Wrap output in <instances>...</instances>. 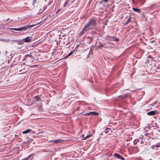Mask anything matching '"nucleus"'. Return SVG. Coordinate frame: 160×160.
<instances>
[{
  "label": "nucleus",
  "instance_id": "473e14b6",
  "mask_svg": "<svg viewBox=\"0 0 160 160\" xmlns=\"http://www.w3.org/2000/svg\"><path fill=\"white\" fill-rule=\"evenodd\" d=\"M160 145H156V147H160Z\"/></svg>",
  "mask_w": 160,
  "mask_h": 160
},
{
  "label": "nucleus",
  "instance_id": "f03ea898",
  "mask_svg": "<svg viewBox=\"0 0 160 160\" xmlns=\"http://www.w3.org/2000/svg\"><path fill=\"white\" fill-rule=\"evenodd\" d=\"M91 27L94 26L96 24V21L94 19H91L87 23Z\"/></svg>",
  "mask_w": 160,
  "mask_h": 160
},
{
  "label": "nucleus",
  "instance_id": "2eb2a0df",
  "mask_svg": "<svg viewBox=\"0 0 160 160\" xmlns=\"http://www.w3.org/2000/svg\"><path fill=\"white\" fill-rule=\"evenodd\" d=\"M104 156L106 158V159H105L104 160H112L111 159H109V158H110V155L108 154L105 153L104 154Z\"/></svg>",
  "mask_w": 160,
  "mask_h": 160
},
{
  "label": "nucleus",
  "instance_id": "f3484780",
  "mask_svg": "<svg viewBox=\"0 0 160 160\" xmlns=\"http://www.w3.org/2000/svg\"><path fill=\"white\" fill-rule=\"evenodd\" d=\"M75 51V49L73 50L72 51L68 54V56H67L66 57V58H67V57L71 56V55H72Z\"/></svg>",
  "mask_w": 160,
  "mask_h": 160
},
{
  "label": "nucleus",
  "instance_id": "423d86ee",
  "mask_svg": "<svg viewBox=\"0 0 160 160\" xmlns=\"http://www.w3.org/2000/svg\"><path fill=\"white\" fill-rule=\"evenodd\" d=\"M33 99L34 100L33 101V103H35V101L39 102L40 101V98L38 96L34 97Z\"/></svg>",
  "mask_w": 160,
  "mask_h": 160
},
{
  "label": "nucleus",
  "instance_id": "f704fd0d",
  "mask_svg": "<svg viewBox=\"0 0 160 160\" xmlns=\"http://www.w3.org/2000/svg\"><path fill=\"white\" fill-rule=\"evenodd\" d=\"M141 143L142 144H143V142L142 141H141Z\"/></svg>",
  "mask_w": 160,
  "mask_h": 160
},
{
  "label": "nucleus",
  "instance_id": "1a4fd4ad",
  "mask_svg": "<svg viewBox=\"0 0 160 160\" xmlns=\"http://www.w3.org/2000/svg\"><path fill=\"white\" fill-rule=\"evenodd\" d=\"M88 115H97L98 114V112H89L88 113Z\"/></svg>",
  "mask_w": 160,
  "mask_h": 160
},
{
  "label": "nucleus",
  "instance_id": "4468645a",
  "mask_svg": "<svg viewBox=\"0 0 160 160\" xmlns=\"http://www.w3.org/2000/svg\"><path fill=\"white\" fill-rule=\"evenodd\" d=\"M114 156L120 159H121L122 157V156H121L119 154L117 153H115L114 154Z\"/></svg>",
  "mask_w": 160,
  "mask_h": 160
},
{
  "label": "nucleus",
  "instance_id": "a211bd4d",
  "mask_svg": "<svg viewBox=\"0 0 160 160\" xmlns=\"http://www.w3.org/2000/svg\"><path fill=\"white\" fill-rule=\"evenodd\" d=\"M10 29L17 31H20V28H10Z\"/></svg>",
  "mask_w": 160,
  "mask_h": 160
},
{
  "label": "nucleus",
  "instance_id": "dca6fc26",
  "mask_svg": "<svg viewBox=\"0 0 160 160\" xmlns=\"http://www.w3.org/2000/svg\"><path fill=\"white\" fill-rule=\"evenodd\" d=\"M92 136V134H88V135H87L85 137H83V140H85L86 139H87L89 138H90V137H91Z\"/></svg>",
  "mask_w": 160,
  "mask_h": 160
},
{
  "label": "nucleus",
  "instance_id": "6ab92c4d",
  "mask_svg": "<svg viewBox=\"0 0 160 160\" xmlns=\"http://www.w3.org/2000/svg\"><path fill=\"white\" fill-rule=\"evenodd\" d=\"M105 46V44L103 43L102 44L99 45L98 46V48H101Z\"/></svg>",
  "mask_w": 160,
  "mask_h": 160
},
{
  "label": "nucleus",
  "instance_id": "6e6552de",
  "mask_svg": "<svg viewBox=\"0 0 160 160\" xmlns=\"http://www.w3.org/2000/svg\"><path fill=\"white\" fill-rule=\"evenodd\" d=\"M16 42L18 45H21L23 44L24 43L23 39L16 40Z\"/></svg>",
  "mask_w": 160,
  "mask_h": 160
},
{
  "label": "nucleus",
  "instance_id": "39448f33",
  "mask_svg": "<svg viewBox=\"0 0 160 160\" xmlns=\"http://www.w3.org/2000/svg\"><path fill=\"white\" fill-rule=\"evenodd\" d=\"M157 112V111L156 110H153L148 112L147 114L148 115L152 116L155 115Z\"/></svg>",
  "mask_w": 160,
  "mask_h": 160
},
{
  "label": "nucleus",
  "instance_id": "aec40b11",
  "mask_svg": "<svg viewBox=\"0 0 160 160\" xmlns=\"http://www.w3.org/2000/svg\"><path fill=\"white\" fill-rule=\"evenodd\" d=\"M109 129L108 128H107L105 131L103 132V133L105 132L106 134L108 133V130Z\"/></svg>",
  "mask_w": 160,
  "mask_h": 160
},
{
  "label": "nucleus",
  "instance_id": "9b49d317",
  "mask_svg": "<svg viewBox=\"0 0 160 160\" xmlns=\"http://www.w3.org/2000/svg\"><path fill=\"white\" fill-rule=\"evenodd\" d=\"M62 141V140L61 139H58L55 140H52L50 142H53L54 143L56 144L59 142H61Z\"/></svg>",
  "mask_w": 160,
  "mask_h": 160
},
{
  "label": "nucleus",
  "instance_id": "cd10ccee",
  "mask_svg": "<svg viewBox=\"0 0 160 160\" xmlns=\"http://www.w3.org/2000/svg\"><path fill=\"white\" fill-rule=\"evenodd\" d=\"M121 160H125V159L123 157H122L121 158Z\"/></svg>",
  "mask_w": 160,
  "mask_h": 160
},
{
  "label": "nucleus",
  "instance_id": "393cba45",
  "mask_svg": "<svg viewBox=\"0 0 160 160\" xmlns=\"http://www.w3.org/2000/svg\"><path fill=\"white\" fill-rule=\"evenodd\" d=\"M86 32L85 31H83V29L80 32V34H82V33L85 32Z\"/></svg>",
  "mask_w": 160,
  "mask_h": 160
},
{
  "label": "nucleus",
  "instance_id": "2f4dec72",
  "mask_svg": "<svg viewBox=\"0 0 160 160\" xmlns=\"http://www.w3.org/2000/svg\"><path fill=\"white\" fill-rule=\"evenodd\" d=\"M84 115H88V113H86L84 114Z\"/></svg>",
  "mask_w": 160,
  "mask_h": 160
},
{
  "label": "nucleus",
  "instance_id": "72a5a7b5",
  "mask_svg": "<svg viewBox=\"0 0 160 160\" xmlns=\"http://www.w3.org/2000/svg\"><path fill=\"white\" fill-rule=\"evenodd\" d=\"M149 61V59H148V60H147V62H148Z\"/></svg>",
  "mask_w": 160,
  "mask_h": 160
},
{
  "label": "nucleus",
  "instance_id": "bb28decb",
  "mask_svg": "<svg viewBox=\"0 0 160 160\" xmlns=\"http://www.w3.org/2000/svg\"><path fill=\"white\" fill-rule=\"evenodd\" d=\"M103 1L105 2H108V0H103Z\"/></svg>",
  "mask_w": 160,
  "mask_h": 160
},
{
  "label": "nucleus",
  "instance_id": "c756f323",
  "mask_svg": "<svg viewBox=\"0 0 160 160\" xmlns=\"http://www.w3.org/2000/svg\"><path fill=\"white\" fill-rule=\"evenodd\" d=\"M10 41L11 42H16V40H11Z\"/></svg>",
  "mask_w": 160,
  "mask_h": 160
},
{
  "label": "nucleus",
  "instance_id": "c85d7f7f",
  "mask_svg": "<svg viewBox=\"0 0 160 160\" xmlns=\"http://www.w3.org/2000/svg\"><path fill=\"white\" fill-rule=\"evenodd\" d=\"M36 0H34L33 2V4H34V3L35 2H36Z\"/></svg>",
  "mask_w": 160,
  "mask_h": 160
},
{
  "label": "nucleus",
  "instance_id": "b1692460",
  "mask_svg": "<svg viewBox=\"0 0 160 160\" xmlns=\"http://www.w3.org/2000/svg\"><path fill=\"white\" fill-rule=\"evenodd\" d=\"M29 142V140H28L25 141L24 143H28Z\"/></svg>",
  "mask_w": 160,
  "mask_h": 160
},
{
  "label": "nucleus",
  "instance_id": "4be33fe9",
  "mask_svg": "<svg viewBox=\"0 0 160 160\" xmlns=\"http://www.w3.org/2000/svg\"><path fill=\"white\" fill-rule=\"evenodd\" d=\"M131 19V18L130 17H129V18L127 20V21H126V23H129V22L130 21Z\"/></svg>",
  "mask_w": 160,
  "mask_h": 160
},
{
  "label": "nucleus",
  "instance_id": "0eeeda50",
  "mask_svg": "<svg viewBox=\"0 0 160 160\" xmlns=\"http://www.w3.org/2000/svg\"><path fill=\"white\" fill-rule=\"evenodd\" d=\"M130 95L129 94H126L125 95H121L119 96V98L122 99H124L126 98L129 97Z\"/></svg>",
  "mask_w": 160,
  "mask_h": 160
},
{
  "label": "nucleus",
  "instance_id": "20e7f679",
  "mask_svg": "<svg viewBox=\"0 0 160 160\" xmlns=\"http://www.w3.org/2000/svg\"><path fill=\"white\" fill-rule=\"evenodd\" d=\"M32 38L31 37H27L23 39V41L26 42H29L31 41Z\"/></svg>",
  "mask_w": 160,
  "mask_h": 160
},
{
  "label": "nucleus",
  "instance_id": "f257e3e1",
  "mask_svg": "<svg viewBox=\"0 0 160 160\" xmlns=\"http://www.w3.org/2000/svg\"><path fill=\"white\" fill-rule=\"evenodd\" d=\"M41 21L37 24H33V25H26V26H24L23 27L20 28V31H25L26 30L28 29L29 28H32L34 27H35V26H36L37 25H38V24L41 23Z\"/></svg>",
  "mask_w": 160,
  "mask_h": 160
},
{
  "label": "nucleus",
  "instance_id": "7ed1b4c3",
  "mask_svg": "<svg viewBox=\"0 0 160 160\" xmlns=\"http://www.w3.org/2000/svg\"><path fill=\"white\" fill-rule=\"evenodd\" d=\"M91 28V27L88 25V24L87 23L83 28V31H85L86 32L87 30L90 29Z\"/></svg>",
  "mask_w": 160,
  "mask_h": 160
},
{
  "label": "nucleus",
  "instance_id": "a878e982",
  "mask_svg": "<svg viewBox=\"0 0 160 160\" xmlns=\"http://www.w3.org/2000/svg\"><path fill=\"white\" fill-rule=\"evenodd\" d=\"M92 52V49H91L89 51V54H90L91 52Z\"/></svg>",
  "mask_w": 160,
  "mask_h": 160
},
{
  "label": "nucleus",
  "instance_id": "7c9ffc66",
  "mask_svg": "<svg viewBox=\"0 0 160 160\" xmlns=\"http://www.w3.org/2000/svg\"><path fill=\"white\" fill-rule=\"evenodd\" d=\"M9 39H7L5 41L8 42L9 41Z\"/></svg>",
  "mask_w": 160,
  "mask_h": 160
},
{
  "label": "nucleus",
  "instance_id": "f8f14e48",
  "mask_svg": "<svg viewBox=\"0 0 160 160\" xmlns=\"http://www.w3.org/2000/svg\"><path fill=\"white\" fill-rule=\"evenodd\" d=\"M132 10L135 12H137L138 13L141 12V11L140 9L133 8H132Z\"/></svg>",
  "mask_w": 160,
  "mask_h": 160
},
{
  "label": "nucleus",
  "instance_id": "9d476101",
  "mask_svg": "<svg viewBox=\"0 0 160 160\" xmlns=\"http://www.w3.org/2000/svg\"><path fill=\"white\" fill-rule=\"evenodd\" d=\"M108 38H110V40L111 41H118L119 40L118 38H117L115 37H111L109 36Z\"/></svg>",
  "mask_w": 160,
  "mask_h": 160
},
{
  "label": "nucleus",
  "instance_id": "c9c22d12",
  "mask_svg": "<svg viewBox=\"0 0 160 160\" xmlns=\"http://www.w3.org/2000/svg\"><path fill=\"white\" fill-rule=\"evenodd\" d=\"M15 136H16V137H17L18 136V135H15Z\"/></svg>",
  "mask_w": 160,
  "mask_h": 160
},
{
  "label": "nucleus",
  "instance_id": "e433bc0d",
  "mask_svg": "<svg viewBox=\"0 0 160 160\" xmlns=\"http://www.w3.org/2000/svg\"><path fill=\"white\" fill-rule=\"evenodd\" d=\"M114 7V6H113V7L112 8H113Z\"/></svg>",
  "mask_w": 160,
  "mask_h": 160
},
{
  "label": "nucleus",
  "instance_id": "412c9836",
  "mask_svg": "<svg viewBox=\"0 0 160 160\" xmlns=\"http://www.w3.org/2000/svg\"><path fill=\"white\" fill-rule=\"evenodd\" d=\"M32 56L31 55H30V54H27V55H26L25 56V57H24V59H25L26 58H27L28 57L31 58L32 57Z\"/></svg>",
  "mask_w": 160,
  "mask_h": 160
},
{
  "label": "nucleus",
  "instance_id": "ddd939ff",
  "mask_svg": "<svg viewBox=\"0 0 160 160\" xmlns=\"http://www.w3.org/2000/svg\"><path fill=\"white\" fill-rule=\"evenodd\" d=\"M32 131V130L31 129H27L26 130L22 132V133L23 134H26V133H28L31 132Z\"/></svg>",
  "mask_w": 160,
  "mask_h": 160
},
{
  "label": "nucleus",
  "instance_id": "5701e85b",
  "mask_svg": "<svg viewBox=\"0 0 160 160\" xmlns=\"http://www.w3.org/2000/svg\"><path fill=\"white\" fill-rule=\"evenodd\" d=\"M148 58H150V59H153L152 57V56H150V55L148 56Z\"/></svg>",
  "mask_w": 160,
  "mask_h": 160
}]
</instances>
